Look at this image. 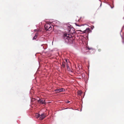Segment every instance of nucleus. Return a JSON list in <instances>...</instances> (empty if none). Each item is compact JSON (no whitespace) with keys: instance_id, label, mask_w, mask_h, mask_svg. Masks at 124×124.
Masks as SVG:
<instances>
[{"instance_id":"f257e3e1","label":"nucleus","mask_w":124,"mask_h":124,"mask_svg":"<svg viewBox=\"0 0 124 124\" xmlns=\"http://www.w3.org/2000/svg\"><path fill=\"white\" fill-rule=\"evenodd\" d=\"M63 38L66 42L68 43L70 42V41L72 39V38L70 37L69 34L66 33L64 34Z\"/></svg>"},{"instance_id":"f03ea898","label":"nucleus","mask_w":124,"mask_h":124,"mask_svg":"<svg viewBox=\"0 0 124 124\" xmlns=\"http://www.w3.org/2000/svg\"><path fill=\"white\" fill-rule=\"evenodd\" d=\"M46 117V115L45 114H43L40 115L39 119L42 120L44 119Z\"/></svg>"},{"instance_id":"7ed1b4c3","label":"nucleus","mask_w":124,"mask_h":124,"mask_svg":"<svg viewBox=\"0 0 124 124\" xmlns=\"http://www.w3.org/2000/svg\"><path fill=\"white\" fill-rule=\"evenodd\" d=\"M56 91H57V92H64L65 91V90L63 88H62L59 89H57L56 90Z\"/></svg>"},{"instance_id":"20e7f679","label":"nucleus","mask_w":124,"mask_h":124,"mask_svg":"<svg viewBox=\"0 0 124 124\" xmlns=\"http://www.w3.org/2000/svg\"><path fill=\"white\" fill-rule=\"evenodd\" d=\"M38 101L41 104H43L45 103V100H41L40 99L38 100Z\"/></svg>"},{"instance_id":"39448f33","label":"nucleus","mask_w":124,"mask_h":124,"mask_svg":"<svg viewBox=\"0 0 124 124\" xmlns=\"http://www.w3.org/2000/svg\"><path fill=\"white\" fill-rule=\"evenodd\" d=\"M90 31V29L89 28H87L83 32V33H87Z\"/></svg>"},{"instance_id":"423d86ee","label":"nucleus","mask_w":124,"mask_h":124,"mask_svg":"<svg viewBox=\"0 0 124 124\" xmlns=\"http://www.w3.org/2000/svg\"><path fill=\"white\" fill-rule=\"evenodd\" d=\"M69 32L70 33L73 34H75V31L73 30V29H70L69 31Z\"/></svg>"},{"instance_id":"0eeeda50","label":"nucleus","mask_w":124,"mask_h":124,"mask_svg":"<svg viewBox=\"0 0 124 124\" xmlns=\"http://www.w3.org/2000/svg\"><path fill=\"white\" fill-rule=\"evenodd\" d=\"M39 116H40V114L38 113H36L35 114V117L37 118H39Z\"/></svg>"},{"instance_id":"6e6552de","label":"nucleus","mask_w":124,"mask_h":124,"mask_svg":"<svg viewBox=\"0 0 124 124\" xmlns=\"http://www.w3.org/2000/svg\"><path fill=\"white\" fill-rule=\"evenodd\" d=\"M49 25V24H47L45 25V29L46 30H47V29L49 27H48V25Z\"/></svg>"},{"instance_id":"1a4fd4ad","label":"nucleus","mask_w":124,"mask_h":124,"mask_svg":"<svg viewBox=\"0 0 124 124\" xmlns=\"http://www.w3.org/2000/svg\"><path fill=\"white\" fill-rule=\"evenodd\" d=\"M62 67L63 68H64L65 67V63L64 62H63L62 65Z\"/></svg>"},{"instance_id":"9d476101","label":"nucleus","mask_w":124,"mask_h":124,"mask_svg":"<svg viewBox=\"0 0 124 124\" xmlns=\"http://www.w3.org/2000/svg\"><path fill=\"white\" fill-rule=\"evenodd\" d=\"M82 93V92L81 91H79L78 92V95L80 96Z\"/></svg>"},{"instance_id":"9b49d317","label":"nucleus","mask_w":124,"mask_h":124,"mask_svg":"<svg viewBox=\"0 0 124 124\" xmlns=\"http://www.w3.org/2000/svg\"><path fill=\"white\" fill-rule=\"evenodd\" d=\"M48 25V26L49 27L48 28V29H47V30L49 31L51 30L52 28V27L50 26V25Z\"/></svg>"},{"instance_id":"f8f14e48","label":"nucleus","mask_w":124,"mask_h":124,"mask_svg":"<svg viewBox=\"0 0 124 124\" xmlns=\"http://www.w3.org/2000/svg\"><path fill=\"white\" fill-rule=\"evenodd\" d=\"M37 37L36 36H35L33 38V39H36L37 38Z\"/></svg>"},{"instance_id":"ddd939ff","label":"nucleus","mask_w":124,"mask_h":124,"mask_svg":"<svg viewBox=\"0 0 124 124\" xmlns=\"http://www.w3.org/2000/svg\"><path fill=\"white\" fill-rule=\"evenodd\" d=\"M75 24L76 26H80L81 25H79L77 24L76 23H75Z\"/></svg>"},{"instance_id":"4468645a","label":"nucleus","mask_w":124,"mask_h":124,"mask_svg":"<svg viewBox=\"0 0 124 124\" xmlns=\"http://www.w3.org/2000/svg\"><path fill=\"white\" fill-rule=\"evenodd\" d=\"M66 66L67 67V69H68L69 68V66L68 65L67 63H66Z\"/></svg>"},{"instance_id":"2eb2a0df","label":"nucleus","mask_w":124,"mask_h":124,"mask_svg":"<svg viewBox=\"0 0 124 124\" xmlns=\"http://www.w3.org/2000/svg\"><path fill=\"white\" fill-rule=\"evenodd\" d=\"M38 34H39V33H38V32H37L36 34H35V36H37H37H38Z\"/></svg>"},{"instance_id":"dca6fc26","label":"nucleus","mask_w":124,"mask_h":124,"mask_svg":"<svg viewBox=\"0 0 124 124\" xmlns=\"http://www.w3.org/2000/svg\"><path fill=\"white\" fill-rule=\"evenodd\" d=\"M101 51V49L99 48V49H98V51L99 52H100Z\"/></svg>"},{"instance_id":"f3484780","label":"nucleus","mask_w":124,"mask_h":124,"mask_svg":"<svg viewBox=\"0 0 124 124\" xmlns=\"http://www.w3.org/2000/svg\"><path fill=\"white\" fill-rule=\"evenodd\" d=\"M122 42L123 44L124 43V39H122Z\"/></svg>"},{"instance_id":"a211bd4d","label":"nucleus","mask_w":124,"mask_h":124,"mask_svg":"<svg viewBox=\"0 0 124 124\" xmlns=\"http://www.w3.org/2000/svg\"><path fill=\"white\" fill-rule=\"evenodd\" d=\"M65 61L66 62H68V61L67 59H65Z\"/></svg>"},{"instance_id":"6ab92c4d","label":"nucleus","mask_w":124,"mask_h":124,"mask_svg":"<svg viewBox=\"0 0 124 124\" xmlns=\"http://www.w3.org/2000/svg\"><path fill=\"white\" fill-rule=\"evenodd\" d=\"M35 99H32V101H35Z\"/></svg>"},{"instance_id":"aec40b11","label":"nucleus","mask_w":124,"mask_h":124,"mask_svg":"<svg viewBox=\"0 0 124 124\" xmlns=\"http://www.w3.org/2000/svg\"><path fill=\"white\" fill-rule=\"evenodd\" d=\"M70 102V101H67L66 102L67 103H68Z\"/></svg>"},{"instance_id":"412c9836","label":"nucleus","mask_w":124,"mask_h":124,"mask_svg":"<svg viewBox=\"0 0 124 124\" xmlns=\"http://www.w3.org/2000/svg\"><path fill=\"white\" fill-rule=\"evenodd\" d=\"M34 31H37V30H34Z\"/></svg>"},{"instance_id":"4be33fe9","label":"nucleus","mask_w":124,"mask_h":124,"mask_svg":"<svg viewBox=\"0 0 124 124\" xmlns=\"http://www.w3.org/2000/svg\"><path fill=\"white\" fill-rule=\"evenodd\" d=\"M79 31H81V30H79Z\"/></svg>"}]
</instances>
